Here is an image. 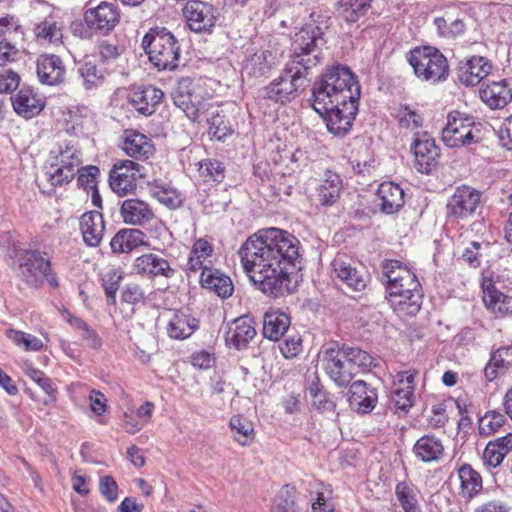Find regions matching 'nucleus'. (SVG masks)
<instances>
[{"mask_svg":"<svg viewBox=\"0 0 512 512\" xmlns=\"http://www.w3.org/2000/svg\"><path fill=\"white\" fill-rule=\"evenodd\" d=\"M183 14L190 30L196 33L210 31L217 20L216 8L200 0L188 1L183 8Z\"/></svg>","mask_w":512,"mask_h":512,"instance_id":"nucleus-16","label":"nucleus"},{"mask_svg":"<svg viewBox=\"0 0 512 512\" xmlns=\"http://www.w3.org/2000/svg\"><path fill=\"white\" fill-rule=\"evenodd\" d=\"M309 498L312 512H334L333 495L331 486L321 481L314 480L309 483Z\"/></svg>","mask_w":512,"mask_h":512,"instance_id":"nucleus-40","label":"nucleus"},{"mask_svg":"<svg viewBox=\"0 0 512 512\" xmlns=\"http://www.w3.org/2000/svg\"><path fill=\"white\" fill-rule=\"evenodd\" d=\"M434 24L436 26L438 34L442 37L447 38L461 35L465 30V24L459 18L451 19L438 17L435 18Z\"/></svg>","mask_w":512,"mask_h":512,"instance_id":"nucleus-53","label":"nucleus"},{"mask_svg":"<svg viewBox=\"0 0 512 512\" xmlns=\"http://www.w3.org/2000/svg\"><path fill=\"white\" fill-rule=\"evenodd\" d=\"M120 213L123 221L129 225H143L154 217L149 204L136 198L124 200L121 204Z\"/></svg>","mask_w":512,"mask_h":512,"instance_id":"nucleus-34","label":"nucleus"},{"mask_svg":"<svg viewBox=\"0 0 512 512\" xmlns=\"http://www.w3.org/2000/svg\"><path fill=\"white\" fill-rule=\"evenodd\" d=\"M378 400L376 389L368 386L366 382L358 380L349 388L348 402L350 407L358 413L371 412Z\"/></svg>","mask_w":512,"mask_h":512,"instance_id":"nucleus-29","label":"nucleus"},{"mask_svg":"<svg viewBox=\"0 0 512 512\" xmlns=\"http://www.w3.org/2000/svg\"><path fill=\"white\" fill-rule=\"evenodd\" d=\"M398 123L401 128L411 131L417 130L423 124L422 116L409 106H401L397 112Z\"/></svg>","mask_w":512,"mask_h":512,"instance_id":"nucleus-55","label":"nucleus"},{"mask_svg":"<svg viewBox=\"0 0 512 512\" xmlns=\"http://www.w3.org/2000/svg\"><path fill=\"white\" fill-rule=\"evenodd\" d=\"M505 457L506 455L489 441L483 451L482 461L487 469H494L501 465Z\"/></svg>","mask_w":512,"mask_h":512,"instance_id":"nucleus-60","label":"nucleus"},{"mask_svg":"<svg viewBox=\"0 0 512 512\" xmlns=\"http://www.w3.org/2000/svg\"><path fill=\"white\" fill-rule=\"evenodd\" d=\"M492 69L491 62L483 56H471L459 61L457 78L465 86L479 84Z\"/></svg>","mask_w":512,"mask_h":512,"instance_id":"nucleus-20","label":"nucleus"},{"mask_svg":"<svg viewBox=\"0 0 512 512\" xmlns=\"http://www.w3.org/2000/svg\"><path fill=\"white\" fill-rule=\"evenodd\" d=\"M360 86L349 67L327 68L312 88V107L335 136H345L358 112Z\"/></svg>","mask_w":512,"mask_h":512,"instance_id":"nucleus-2","label":"nucleus"},{"mask_svg":"<svg viewBox=\"0 0 512 512\" xmlns=\"http://www.w3.org/2000/svg\"><path fill=\"white\" fill-rule=\"evenodd\" d=\"M81 164L82 154L76 143L64 140L51 148L45 176L51 186H63L74 179Z\"/></svg>","mask_w":512,"mask_h":512,"instance_id":"nucleus-5","label":"nucleus"},{"mask_svg":"<svg viewBox=\"0 0 512 512\" xmlns=\"http://www.w3.org/2000/svg\"><path fill=\"white\" fill-rule=\"evenodd\" d=\"M482 290L484 305L494 314L503 317L512 310V297H508L497 290L491 280H483Z\"/></svg>","mask_w":512,"mask_h":512,"instance_id":"nucleus-35","label":"nucleus"},{"mask_svg":"<svg viewBox=\"0 0 512 512\" xmlns=\"http://www.w3.org/2000/svg\"><path fill=\"white\" fill-rule=\"evenodd\" d=\"M408 61L415 75L432 83L445 81L449 75L446 57L435 47H416L409 53Z\"/></svg>","mask_w":512,"mask_h":512,"instance_id":"nucleus-8","label":"nucleus"},{"mask_svg":"<svg viewBox=\"0 0 512 512\" xmlns=\"http://www.w3.org/2000/svg\"><path fill=\"white\" fill-rule=\"evenodd\" d=\"M480 193L468 186L458 187L447 202V215L458 219L471 216L480 203Z\"/></svg>","mask_w":512,"mask_h":512,"instance_id":"nucleus-18","label":"nucleus"},{"mask_svg":"<svg viewBox=\"0 0 512 512\" xmlns=\"http://www.w3.org/2000/svg\"><path fill=\"white\" fill-rule=\"evenodd\" d=\"M395 495L405 512H422L417 498V489L406 481L399 482L395 487Z\"/></svg>","mask_w":512,"mask_h":512,"instance_id":"nucleus-46","label":"nucleus"},{"mask_svg":"<svg viewBox=\"0 0 512 512\" xmlns=\"http://www.w3.org/2000/svg\"><path fill=\"white\" fill-rule=\"evenodd\" d=\"M458 477L460 479L461 494L464 498L472 499L482 491V477L470 465H462L458 469Z\"/></svg>","mask_w":512,"mask_h":512,"instance_id":"nucleus-44","label":"nucleus"},{"mask_svg":"<svg viewBox=\"0 0 512 512\" xmlns=\"http://www.w3.org/2000/svg\"><path fill=\"white\" fill-rule=\"evenodd\" d=\"M77 71L82 79V86L87 91L98 88L104 82V72L90 60L79 63Z\"/></svg>","mask_w":512,"mask_h":512,"instance_id":"nucleus-47","label":"nucleus"},{"mask_svg":"<svg viewBox=\"0 0 512 512\" xmlns=\"http://www.w3.org/2000/svg\"><path fill=\"white\" fill-rule=\"evenodd\" d=\"M67 321L71 327L79 333L82 339L87 342L88 346L93 349H97L102 345V340L98 333L84 320L75 316H70Z\"/></svg>","mask_w":512,"mask_h":512,"instance_id":"nucleus-51","label":"nucleus"},{"mask_svg":"<svg viewBox=\"0 0 512 512\" xmlns=\"http://www.w3.org/2000/svg\"><path fill=\"white\" fill-rule=\"evenodd\" d=\"M146 176V169L139 163L125 159L115 162L109 173V185L119 196L132 193L137 181Z\"/></svg>","mask_w":512,"mask_h":512,"instance_id":"nucleus-13","label":"nucleus"},{"mask_svg":"<svg viewBox=\"0 0 512 512\" xmlns=\"http://www.w3.org/2000/svg\"><path fill=\"white\" fill-rule=\"evenodd\" d=\"M24 373L27 377H29L32 381L38 384L46 394L49 396H54L57 391L55 384L53 381L47 377L44 372L33 367L32 365H26L24 368Z\"/></svg>","mask_w":512,"mask_h":512,"instance_id":"nucleus-57","label":"nucleus"},{"mask_svg":"<svg viewBox=\"0 0 512 512\" xmlns=\"http://www.w3.org/2000/svg\"><path fill=\"white\" fill-rule=\"evenodd\" d=\"M11 101L14 111L25 119L37 116L45 107L44 98L31 88H21Z\"/></svg>","mask_w":512,"mask_h":512,"instance_id":"nucleus-28","label":"nucleus"},{"mask_svg":"<svg viewBox=\"0 0 512 512\" xmlns=\"http://www.w3.org/2000/svg\"><path fill=\"white\" fill-rule=\"evenodd\" d=\"M122 150L136 160L145 161L155 152L152 140L136 130H125L122 136Z\"/></svg>","mask_w":512,"mask_h":512,"instance_id":"nucleus-26","label":"nucleus"},{"mask_svg":"<svg viewBox=\"0 0 512 512\" xmlns=\"http://www.w3.org/2000/svg\"><path fill=\"white\" fill-rule=\"evenodd\" d=\"M481 100L491 109H502L512 101V80L502 79L484 85L480 91Z\"/></svg>","mask_w":512,"mask_h":512,"instance_id":"nucleus-24","label":"nucleus"},{"mask_svg":"<svg viewBox=\"0 0 512 512\" xmlns=\"http://www.w3.org/2000/svg\"><path fill=\"white\" fill-rule=\"evenodd\" d=\"M255 321L245 315L235 319L229 326L226 343L237 350L244 349L256 336Z\"/></svg>","mask_w":512,"mask_h":512,"instance_id":"nucleus-27","label":"nucleus"},{"mask_svg":"<svg viewBox=\"0 0 512 512\" xmlns=\"http://www.w3.org/2000/svg\"><path fill=\"white\" fill-rule=\"evenodd\" d=\"M61 22L54 17L45 18L34 28L37 40L41 43L54 44L61 41L63 37Z\"/></svg>","mask_w":512,"mask_h":512,"instance_id":"nucleus-45","label":"nucleus"},{"mask_svg":"<svg viewBox=\"0 0 512 512\" xmlns=\"http://www.w3.org/2000/svg\"><path fill=\"white\" fill-rule=\"evenodd\" d=\"M300 241L288 231L271 227L251 235L238 255L244 271L264 294L277 298L291 293L290 266L300 258Z\"/></svg>","mask_w":512,"mask_h":512,"instance_id":"nucleus-1","label":"nucleus"},{"mask_svg":"<svg viewBox=\"0 0 512 512\" xmlns=\"http://www.w3.org/2000/svg\"><path fill=\"white\" fill-rule=\"evenodd\" d=\"M512 507L502 498H491L475 505L472 512H511Z\"/></svg>","mask_w":512,"mask_h":512,"instance_id":"nucleus-59","label":"nucleus"},{"mask_svg":"<svg viewBox=\"0 0 512 512\" xmlns=\"http://www.w3.org/2000/svg\"><path fill=\"white\" fill-rule=\"evenodd\" d=\"M414 382L415 373L411 370L400 371L395 375L390 398L396 409L408 412L413 406Z\"/></svg>","mask_w":512,"mask_h":512,"instance_id":"nucleus-19","label":"nucleus"},{"mask_svg":"<svg viewBox=\"0 0 512 512\" xmlns=\"http://www.w3.org/2000/svg\"><path fill=\"white\" fill-rule=\"evenodd\" d=\"M280 64V54L271 47L247 50L242 65V74L251 79L267 78Z\"/></svg>","mask_w":512,"mask_h":512,"instance_id":"nucleus-14","label":"nucleus"},{"mask_svg":"<svg viewBox=\"0 0 512 512\" xmlns=\"http://www.w3.org/2000/svg\"><path fill=\"white\" fill-rule=\"evenodd\" d=\"M199 174L205 182H221L224 179V166L217 160H205L200 163Z\"/></svg>","mask_w":512,"mask_h":512,"instance_id":"nucleus-54","label":"nucleus"},{"mask_svg":"<svg viewBox=\"0 0 512 512\" xmlns=\"http://www.w3.org/2000/svg\"><path fill=\"white\" fill-rule=\"evenodd\" d=\"M307 70L288 62L282 74L273 80L265 89V94L269 99L285 102L290 100V96L304 89L306 86Z\"/></svg>","mask_w":512,"mask_h":512,"instance_id":"nucleus-11","label":"nucleus"},{"mask_svg":"<svg viewBox=\"0 0 512 512\" xmlns=\"http://www.w3.org/2000/svg\"><path fill=\"white\" fill-rule=\"evenodd\" d=\"M6 334L16 346L25 351H39L43 348V342L32 334L14 329L8 330Z\"/></svg>","mask_w":512,"mask_h":512,"instance_id":"nucleus-52","label":"nucleus"},{"mask_svg":"<svg viewBox=\"0 0 512 512\" xmlns=\"http://www.w3.org/2000/svg\"><path fill=\"white\" fill-rule=\"evenodd\" d=\"M171 98L175 106L192 121H197L200 115L206 112L201 88L189 77L177 81L171 91Z\"/></svg>","mask_w":512,"mask_h":512,"instance_id":"nucleus-12","label":"nucleus"},{"mask_svg":"<svg viewBox=\"0 0 512 512\" xmlns=\"http://www.w3.org/2000/svg\"><path fill=\"white\" fill-rule=\"evenodd\" d=\"M290 317L279 309H270L263 318V335L269 340L278 341L288 330Z\"/></svg>","mask_w":512,"mask_h":512,"instance_id":"nucleus-39","label":"nucleus"},{"mask_svg":"<svg viewBox=\"0 0 512 512\" xmlns=\"http://www.w3.org/2000/svg\"><path fill=\"white\" fill-rule=\"evenodd\" d=\"M342 188L340 175L326 170L316 187V199L321 206H332L339 199Z\"/></svg>","mask_w":512,"mask_h":512,"instance_id":"nucleus-32","label":"nucleus"},{"mask_svg":"<svg viewBox=\"0 0 512 512\" xmlns=\"http://www.w3.org/2000/svg\"><path fill=\"white\" fill-rule=\"evenodd\" d=\"M17 261V276L26 286L37 289L45 280L53 288L59 286L57 276L51 269V263L42 252L23 250L19 253Z\"/></svg>","mask_w":512,"mask_h":512,"instance_id":"nucleus-7","label":"nucleus"},{"mask_svg":"<svg viewBox=\"0 0 512 512\" xmlns=\"http://www.w3.org/2000/svg\"><path fill=\"white\" fill-rule=\"evenodd\" d=\"M117 7L109 2H102L96 8L88 9L84 14L87 26L95 31L109 32L119 22Z\"/></svg>","mask_w":512,"mask_h":512,"instance_id":"nucleus-22","label":"nucleus"},{"mask_svg":"<svg viewBox=\"0 0 512 512\" xmlns=\"http://www.w3.org/2000/svg\"><path fill=\"white\" fill-rule=\"evenodd\" d=\"M506 422L504 414L492 410L486 412L478 423V430L481 436H490L500 430Z\"/></svg>","mask_w":512,"mask_h":512,"instance_id":"nucleus-50","label":"nucleus"},{"mask_svg":"<svg viewBox=\"0 0 512 512\" xmlns=\"http://www.w3.org/2000/svg\"><path fill=\"white\" fill-rule=\"evenodd\" d=\"M213 245L205 238H199L194 241L187 260V270L189 273H198L205 268H209L205 262L213 254Z\"/></svg>","mask_w":512,"mask_h":512,"instance_id":"nucleus-42","label":"nucleus"},{"mask_svg":"<svg viewBox=\"0 0 512 512\" xmlns=\"http://www.w3.org/2000/svg\"><path fill=\"white\" fill-rule=\"evenodd\" d=\"M76 174H78L77 181L79 186L85 188L88 192L97 187V178L100 174L98 167L93 165L83 168L79 167Z\"/></svg>","mask_w":512,"mask_h":512,"instance_id":"nucleus-58","label":"nucleus"},{"mask_svg":"<svg viewBox=\"0 0 512 512\" xmlns=\"http://www.w3.org/2000/svg\"><path fill=\"white\" fill-rule=\"evenodd\" d=\"M200 282L203 288L213 291L223 299L230 297L234 291L230 277L213 268L203 269Z\"/></svg>","mask_w":512,"mask_h":512,"instance_id":"nucleus-37","label":"nucleus"},{"mask_svg":"<svg viewBox=\"0 0 512 512\" xmlns=\"http://www.w3.org/2000/svg\"><path fill=\"white\" fill-rule=\"evenodd\" d=\"M331 277L337 283L345 285L354 292L363 291L368 283L369 276L366 272L357 269L352 259L347 255H337L331 263Z\"/></svg>","mask_w":512,"mask_h":512,"instance_id":"nucleus-15","label":"nucleus"},{"mask_svg":"<svg viewBox=\"0 0 512 512\" xmlns=\"http://www.w3.org/2000/svg\"><path fill=\"white\" fill-rule=\"evenodd\" d=\"M153 196L162 204L169 208L175 209L180 206L181 198L171 187L164 185H155L152 188Z\"/></svg>","mask_w":512,"mask_h":512,"instance_id":"nucleus-56","label":"nucleus"},{"mask_svg":"<svg viewBox=\"0 0 512 512\" xmlns=\"http://www.w3.org/2000/svg\"><path fill=\"white\" fill-rule=\"evenodd\" d=\"M142 245H146L145 234L138 229L120 230L110 241L112 251L117 253H129Z\"/></svg>","mask_w":512,"mask_h":512,"instance_id":"nucleus-41","label":"nucleus"},{"mask_svg":"<svg viewBox=\"0 0 512 512\" xmlns=\"http://www.w3.org/2000/svg\"><path fill=\"white\" fill-rule=\"evenodd\" d=\"M414 155V167L422 174H429L437 164L439 148L427 133H414L411 144Z\"/></svg>","mask_w":512,"mask_h":512,"instance_id":"nucleus-17","label":"nucleus"},{"mask_svg":"<svg viewBox=\"0 0 512 512\" xmlns=\"http://www.w3.org/2000/svg\"><path fill=\"white\" fill-rule=\"evenodd\" d=\"M209 134L216 140L221 141L233 133V128L225 116L218 109H213L207 117Z\"/></svg>","mask_w":512,"mask_h":512,"instance_id":"nucleus-48","label":"nucleus"},{"mask_svg":"<svg viewBox=\"0 0 512 512\" xmlns=\"http://www.w3.org/2000/svg\"><path fill=\"white\" fill-rule=\"evenodd\" d=\"M377 206L384 214L397 213L405 203L404 190L394 182H383L377 190Z\"/></svg>","mask_w":512,"mask_h":512,"instance_id":"nucleus-30","label":"nucleus"},{"mask_svg":"<svg viewBox=\"0 0 512 512\" xmlns=\"http://www.w3.org/2000/svg\"><path fill=\"white\" fill-rule=\"evenodd\" d=\"M99 491L107 501L115 502L117 500L118 485L112 476L106 475L100 478Z\"/></svg>","mask_w":512,"mask_h":512,"instance_id":"nucleus-64","label":"nucleus"},{"mask_svg":"<svg viewBox=\"0 0 512 512\" xmlns=\"http://www.w3.org/2000/svg\"><path fill=\"white\" fill-rule=\"evenodd\" d=\"M272 512H299L287 487L280 491L273 504Z\"/></svg>","mask_w":512,"mask_h":512,"instance_id":"nucleus-63","label":"nucleus"},{"mask_svg":"<svg viewBox=\"0 0 512 512\" xmlns=\"http://www.w3.org/2000/svg\"><path fill=\"white\" fill-rule=\"evenodd\" d=\"M322 42L320 29L313 26L303 27L294 36L292 56L289 62L308 70L320 62L319 43Z\"/></svg>","mask_w":512,"mask_h":512,"instance_id":"nucleus-9","label":"nucleus"},{"mask_svg":"<svg viewBox=\"0 0 512 512\" xmlns=\"http://www.w3.org/2000/svg\"><path fill=\"white\" fill-rule=\"evenodd\" d=\"M122 279V275L116 270H109L103 276V288L106 296L115 303L116 293L119 289V283Z\"/></svg>","mask_w":512,"mask_h":512,"instance_id":"nucleus-61","label":"nucleus"},{"mask_svg":"<svg viewBox=\"0 0 512 512\" xmlns=\"http://www.w3.org/2000/svg\"><path fill=\"white\" fill-rule=\"evenodd\" d=\"M373 0H340L336 5V14L347 23H355L364 17L371 8Z\"/></svg>","mask_w":512,"mask_h":512,"instance_id":"nucleus-43","label":"nucleus"},{"mask_svg":"<svg viewBox=\"0 0 512 512\" xmlns=\"http://www.w3.org/2000/svg\"><path fill=\"white\" fill-rule=\"evenodd\" d=\"M383 273L387 278V299L400 316H414L422 304V290L417 276L397 260L384 263Z\"/></svg>","mask_w":512,"mask_h":512,"instance_id":"nucleus-3","label":"nucleus"},{"mask_svg":"<svg viewBox=\"0 0 512 512\" xmlns=\"http://www.w3.org/2000/svg\"><path fill=\"white\" fill-rule=\"evenodd\" d=\"M199 328V320L185 312H176L167 323L166 331L170 338L184 340Z\"/></svg>","mask_w":512,"mask_h":512,"instance_id":"nucleus-38","label":"nucleus"},{"mask_svg":"<svg viewBox=\"0 0 512 512\" xmlns=\"http://www.w3.org/2000/svg\"><path fill=\"white\" fill-rule=\"evenodd\" d=\"M163 97V92L152 86L148 85L142 88L135 89L130 96L131 105L141 114L148 116L155 111Z\"/></svg>","mask_w":512,"mask_h":512,"instance_id":"nucleus-36","label":"nucleus"},{"mask_svg":"<svg viewBox=\"0 0 512 512\" xmlns=\"http://www.w3.org/2000/svg\"><path fill=\"white\" fill-rule=\"evenodd\" d=\"M412 454L422 463H438L445 456L443 441L434 434L423 435L414 443Z\"/></svg>","mask_w":512,"mask_h":512,"instance_id":"nucleus-25","label":"nucleus"},{"mask_svg":"<svg viewBox=\"0 0 512 512\" xmlns=\"http://www.w3.org/2000/svg\"><path fill=\"white\" fill-rule=\"evenodd\" d=\"M80 230L87 246L97 247L105 231L103 216L98 211H89L80 218Z\"/></svg>","mask_w":512,"mask_h":512,"instance_id":"nucleus-31","label":"nucleus"},{"mask_svg":"<svg viewBox=\"0 0 512 512\" xmlns=\"http://www.w3.org/2000/svg\"><path fill=\"white\" fill-rule=\"evenodd\" d=\"M142 47L158 70H173L178 66L180 48L168 29L151 28L142 39Z\"/></svg>","mask_w":512,"mask_h":512,"instance_id":"nucleus-6","label":"nucleus"},{"mask_svg":"<svg viewBox=\"0 0 512 512\" xmlns=\"http://www.w3.org/2000/svg\"><path fill=\"white\" fill-rule=\"evenodd\" d=\"M512 367V343L491 352L490 359L484 367V376L492 382L500 375L506 374Z\"/></svg>","mask_w":512,"mask_h":512,"instance_id":"nucleus-33","label":"nucleus"},{"mask_svg":"<svg viewBox=\"0 0 512 512\" xmlns=\"http://www.w3.org/2000/svg\"><path fill=\"white\" fill-rule=\"evenodd\" d=\"M280 351L287 359L296 357L302 351V339L298 334L288 336L281 344Z\"/></svg>","mask_w":512,"mask_h":512,"instance_id":"nucleus-62","label":"nucleus"},{"mask_svg":"<svg viewBox=\"0 0 512 512\" xmlns=\"http://www.w3.org/2000/svg\"><path fill=\"white\" fill-rule=\"evenodd\" d=\"M36 72L42 84L56 86L66 78V66L63 60L55 54H43L36 61Z\"/></svg>","mask_w":512,"mask_h":512,"instance_id":"nucleus-21","label":"nucleus"},{"mask_svg":"<svg viewBox=\"0 0 512 512\" xmlns=\"http://www.w3.org/2000/svg\"><path fill=\"white\" fill-rule=\"evenodd\" d=\"M133 270L136 274L148 278L159 276L171 278L175 274V270L170 266L168 260L154 253H146L137 257L133 263Z\"/></svg>","mask_w":512,"mask_h":512,"instance_id":"nucleus-23","label":"nucleus"},{"mask_svg":"<svg viewBox=\"0 0 512 512\" xmlns=\"http://www.w3.org/2000/svg\"><path fill=\"white\" fill-rule=\"evenodd\" d=\"M480 130L475 127L472 117L458 111L449 113L447 123L442 129V140L450 148L477 143Z\"/></svg>","mask_w":512,"mask_h":512,"instance_id":"nucleus-10","label":"nucleus"},{"mask_svg":"<svg viewBox=\"0 0 512 512\" xmlns=\"http://www.w3.org/2000/svg\"><path fill=\"white\" fill-rule=\"evenodd\" d=\"M321 367L338 386H347L362 371L371 367L373 357L366 351L336 343L324 347L319 355Z\"/></svg>","mask_w":512,"mask_h":512,"instance_id":"nucleus-4","label":"nucleus"},{"mask_svg":"<svg viewBox=\"0 0 512 512\" xmlns=\"http://www.w3.org/2000/svg\"><path fill=\"white\" fill-rule=\"evenodd\" d=\"M230 428L234 439L242 446L248 445L253 440L254 428L251 421L240 415L230 419Z\"/></svg>","mask_w":512,"mask_h":512,"instance_id":"nucleus-49","label":"nucleus"}]
</instances>
